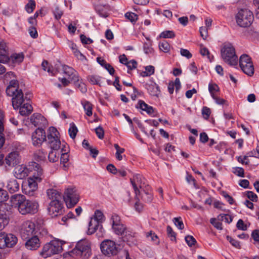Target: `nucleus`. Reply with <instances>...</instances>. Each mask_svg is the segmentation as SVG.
<instances>
[{
  "label": "nucleus",
  "instance_id": "obj_8",
  "mask_svg": "<svg viewBox=\"0 0 259 259\" xmlns=\"http://www.w3.org/2000/svg\"><path fill=\"white\" fill-rule=\"evenodd\" d=\"M221 56L224 61L231 66L236 65L238 63L235 49L231 44L224 45L221 50Z\"/></svg>",
  "mask_w": 259,
  "mask_h": 259
},
{
  "label": "nucleus",
  "instance_id": "obj_34",
  "mask_svg": "<svg viewBox=\"0 0 259 259\" xmlns=\"http://www.w3.org/2000/svg\"><path fill=\"white\" fill-rule=\"evenodd\" d=\"M140 200L145 202H150L152 200V195L150 193L146 192L145 190L142 191L140 196Z\"/></svg>",
  "mask_w": 259,
  "mask_h": 259
},
{
  "label": "nucleus",
  "instance_id": "obj_38",
  "mask_svg": "<svg viewBox=\"0 0 259 259\" xmlns=\"http://www.w3.org/2000/svg\"><path fill=\"white\" fill-rule=\"evenodd\" d=\"M114 147L116 150V152L115 154L116 158L119 161H121L122 159V156L121 155V153L124 152V149L122 148H120L118 144H115L114 145Z\"/></svg>",
  "mask_w": 259,
  "mask_h": 259
},
{
  "label": "nucleus",
  "instance_id": "obj_60",
  "mask_svg": "<svg viewBox=\"0 0 259 259\" xmlns=\"http://www.w3.org/2000/svg\"><path fill=\"white\" fill-rule=\"evenodd\" d=\"M90 81L94 84H98L100 80V77L96 75H91L89 77Z\"/></svg>",
  "mask_w": 259,
  "mask_h": 259
},
{
  "label": "nucleus",
  "instance_id": "obj_45",
  "mask_svg": "<svg viewBox=\"0 0 259 259\" xmlns=\"http://www.w3.org/2000/svg\"><path fill=\"white\" fill-rule=\"evenodd\" d=\"M226 238L227 240L231 244L232 246L238 249H240L241 248L240 242L239 241L232 238L230 236H227Z\"/></svg>",
  "mask_w": 259,
  "mask_h": 259
},
{
  "label": "nucleus",
  "instance_id": "obj_9",
  "mask_svg": "<svg viewBox=\"0 0 259 259\" xmlns=\"http://www.w3.org/2000/svg\"><path fill=\"white\" fill-rule=\"evenodd\" d=\"M238 25L241 27H249L253 22V15L251 11L247 9L240 10L235 16Z\"/></svg>",
  "mask_w": 259,
  "mask_h": 259
},
{
  "label": "nucleus",
  "instance_id": "obj_5",
  "mask_svg": "<svg viewBox=\"0 0 259 259\" xmlns=\"http://www.w3.org/2000/svg\"><path fill=\"white\" fill-rule=\"evenodd\" d=\"M68 246L65 241L54 240L46 243L43 247L40 254L45 258L61 253Z\"/></svg>",
  "mask_w": 259,
  "mask_h": 259
},
{
  "label": "nucleus",
  "instance_id": "obj_7",
  "mask_svg": "<svg viewBox=\"0 0 259 259\" xmlns=\"http://www.w3.org/2000/svg\"><path fill=\"white\" fill-rule=\"evenodd\" d=\"M41 234L40 227L36 226L34 223L26 221L21 225L20 234L21 238L24 240H27L30 237L38 235Z\"/></svg>",
  "mask_w": 259,
  "mask_h": 259
},
{
  "label": "nucleus",
  "instance_id": "obj_42",
  "mask_svg": "<svg viewBox=\"0 0 259 259\" xmlns=\"http://www.w3.org/2000/svg\"><path fill=\"white\" fill-rule=\"evenodd\" d=\"M77 132L78 130L76 126L74 123H73L72 126L69 128L68 130L70 137L73 139H75Z\"/></svg>",
  "mask_w": 259,
  "mask_h": 259
},
{
  "label": "nucleus",
  "instance_id": "obj_63",
  "mask_svg": "<svg viewBox=\"0 0 259 259\" xmlns=\"http://www.w3.org/2000/svg\"><path fill=\"white\" fill-rule=\"evenodd\" d=\"M222 195L225 198L230 204H233L234 202V199L226 192H222Z\"/></svg>",
  "mask_w": 259,
  "mask_h": 259
},
{
  "label": "nucleus",
  "instance_id": "obj_1",
  "mask_svg": "<svg viewBox=\"0 0 259 259\" xmlns=\"http://www.w3.org/2000/svg\"><path fill=\"white\" fill-rule=\"evenodd\" d=\"M30 169L32 171V176L27 182L22 184L23 192L29 196L34 195L37 189V182H40L44 178L43 170L39 164L35 162H29Z\"/></svg>",
  "mask_w": 259,
  "mask_h": 259
},
{
  "label": "nucleus",
  "instance_id": "obj_10",
  "mask_svg": "<svg viewBox=\"0 0 259 259\" xmlns=\"http://www.w3.org/2000/svg\"><path fill=\"white\" fill-rule=\"evenodd\" d=\"M239 66L242 71L248 76L254 74V66L251 58L247 54H242L239 58Z\"/></svg>",
  "mask_w": 259,
  "mask_h": 259
},
{
  "label": "nucleus",
  "instance_id": "obj_4",
  "mask_svg": "<svg viewBox=\"0 0 259 259\" xmlns=\"http://www.w3.org/2000/svg\"><path fill=\"white\" fill-rule=\"evenodd\" d=\"M18 86V81L14 79L12 80L6 89L7 95L12 97V106L15 109H18L24 101L23 93Z\"/></svg>",
  "mask_w": 259,
  "mask_h": 259
},
{
  "label": "nucleus",
  "instance_id": "obj_40",
  "mask_svg": "<svg viewBox=\"0 0 259 259\" xmlns=\"http://www.w3.org/2000/svg\"><path fill=\"white\" fill-rule=\"evenodd\" d=\"M35 8V2L34 0H29L25 6V10L28 13H32Z\"/></svg>",
  "mask_w": 259,
  "mask_h": 259
},
{
  "label": "nucleus",
  "instance_id": "obj_32",
  "mask_svg": "<svg viewBox=\"0 0 259 259\" xmlns=\"http://www.w3.org/2000/svg\"><path fill=\"white\" fill-rule=\"evenodd\" d=\"M148 91L150 94L154 96H158L160 94L159 87L155 83L148 86Z\"/></svg>",
  "mask_w": 259,
  "mask_h": 259
},
{
  "label": "nucleus",
  "instance_id": "obj_3",
  "mask_svg": "<svg viewBox=\"0 0 259 259\" xmlns=\"http://www.w3.org/2000/svg\"><path fill=\"white\" fill-rule=\"evenodd\" d=\"M59 133L57 129L53 126L50 127L48 131V143L52 151L48 154V159L51 162L58 160L61 154V143L58 137Z\"/></svg>",
  "mask_w": 259,
  "mask_h": 259
},
{
  "label": "nucleus",
  "instance_id": "obj_18",
  "mask_svg": "<svg viewBox=\"0 0 259 259\" xmlns=\"http://www.w3.org/2000/svg\"><path fill=\"white\" fill-rule=\"evenodd\" d=\"M27 240L25 243V247L27 249L29 250H36L39 247L40 242L38 235L30 237Z\"/></svg>",
  "mask_w": 259,
  "mask_h": 259
},
{
  "label": "nucleus",
  "instance_id": "obj_6",
  "mask_svg": "<svg viewBox=\"0 0 259 259\" xmlns=\"http://www.w3.org/2000/svg\"><path fill=\"white\" fill-rule=\"evenodd\" d=\"M69 255L73 257L88 259L91 254L90 243L86 240L78 241L71 251L68 252Z\"/></svg>",
  "mask_w": 259,
  "mask_h": 259
},
{
  "label": "nucleus",
  "instance_id": "obj_46",
  "mask_svg": "<svg viewBox=\"0 0 259 259\" xmlns=\"http://www.w3.org/2000/svg\"><path fill=\"white\" fill-rule=\"evenodd\" d=\"M103 218L104 215L102 211L97 210L95 212L94 219H93V220H96L98 222V224H99L100 222H102Z\"/></svg>",
  "mask_w": 259,
  "mask_h": 259
},
{
  "label": "nucleus",
  "instance_id": "obj_56",
  "mask_svg": "<svg viewBox=\"0 0 259 259\" xmlns=\"http://www.w3.org/2000/svg\"><path fill=\"white\" fill-rule=\"evenodd\" d=\"M236 227L238 229L243 231L246 230L247 229V225L244 223L243 221L241 219H239L238 221L236 224Z\"/></svg>",
  "mask_w": 259,
  "mask_h": 259
},
{
  "label": "nucleus",
  "instance_id": "obj_21",
  "mask_svg": "<svg viewBox=\"0 0 259 259\" xmlns=\"http://www.w3.org/2000/svg\"><path fill=\"white\" fill-rule=\"evenodd\" d=\"M63 69L64 73L67 75L72 81H73L74 82L79 81V77L77 75V73L72 68L66 65H63Z\"/></svg>",
  "mask_w": 259,
  "mask_h": 259
},
{
  "label": "nucleus",
  "instance_id": "obj_15",
  "mask_svg": "<svg viewBox=\"0 0 259 259\" xmlns=\"http://www.w3.org/2000/svg\"><path fill=\"white\" fill-rule=\"evenodd\" d=\"M31 138L33 144L35 146L41 145L45 141L48 142V136L46 137L45 130L39 127L32 133Z\"/></svg>",
  "mask_w": 259,
  "mask_h": 259
},
{
  "label": "nucleus",
  "instance_id": "obj_31",
  "mask_svg": "<svg viewBox=\"0 0 259 259\" xmlns=\"http://www.w3.org/2000/svg\"><path fill=\"white\" fill-rule=\"evenodd\" d=\"M140 195L141 194H135V199L136 202L134 206L136 211H137L139 213L141 212L144 208L143 204H142L140 200Z\"/></svg>",
  "mask_w": 259,
  "mask_h": 259
},
{
  "label": "nucleus",
  "instance_id": "obj_57",
  "mask_svg": "<svg viewBox=\"0 0 259 259\" xmlns=\"http://www.w3.org/2000/svg\"><path fill=\"white\" fill-rule=\"evenodd\" d=\"M55 17L57 20L61 18L63 15V12L59 9L58 7H56L53 11Z\"/></svg>",
  "mask_w": 259,
  "mask_h": 259
},
{
  "label": "nucleus",
  "instance_id": "obj_24",
  "mask_svg": "<svg viewBox=\"0 0 259 259\" xmlns=\"http://www.w3.org/2000/svg\"><path fill=\"white\" fill-rule=\"evenodd\" d=\"M31 122L35 126H39L41 124L42 121H45L46 119L44 116L38 113L33 114L30 117Z\"/></svg>",
  "mask_w": 259,
  "mask_h": 259
},
{
  "label": "nucleus",
  "instance_id": "obj_41",
  "mask_svg": "<svg viewBox=\"0 0 259 259\" xmlns=\"http://www.w3.org/2000/svg\"><path fill=\"white\" fill-rule=\"evenodd\" d=\"M47 153L44 152L42 150H38L35 154V159L39 161H43L45 160L46 158Z\"/></svg>",
  "mask_w": 259,
  "mask_h": 259
},
{
  "label": "nucleus",
  "instance_id": "obj_26",
  "mask_svg": "<svg viewBox=\"0 0 259 259\" xmlns=\"http://www.w3.org/2000/svg\"><path fill=\"white\" fill-rule=\"evenodd\" d=\"M68 152V147L65 144H63L61 147V157L60 161L61 163L64 164L66 163L69 160V155ZM64 166L66 167L65 165L64 164Z\"/></svg>",
  "mask_w": 259,
  "mask_h": 259
},
{
  "label": "nucleus",
  "instance_id": "obj_49",
  "mask_svg": "<svg viewBox=\"0 0 259 259\" xmlns=\"http://www.w3.org/2000/svg\"><path fill=\"white\" fill-rule=\"evenodd\" d=\"M175 225L180 230L184 228V224L181 217L175 218L173 220Z\"/></svg>",
  "mask_w": 259,
  "mask_h": 259
},
{
  "label": "nucleus",
  "instance_id": "obj_43",
  "mask_svg": "<svg viewBox=\"0 0 259 259\" xmlns=\"http://www.w3.org/2000/svg\"><path fill=\"white\" fill-rule=\"evenodd\" d=\"M210 223L215 227L217 229L222 230L223 229L222 224L221 222L218 221L216 218H211L210 220Z\"/></svg>",
  "mask_w": 259,
  "mask_h": 259
},
{
  "label": "nucleus",
  "instance_id": "obj_51",
  "mask_svg": "<svg viewBox=\"0 0 259 259\" xmlns=\"http://www.w3.org/2000/svg\"><path fill=\"white\" fill-rule=\"evenodd\" d=\"M219 90V88L217 84H209L208 85V90L209 93L211 94V97H212L213 95H214L215 92H218Z\"/></svg>",
  "mask_w": 259,
  "mask_h": 259
},
{
  "label": "nucleus",
  "instance_id": "obj_23",
  "mask_svg": "<svg viewBox=\"0 0 259 259\" xmlns=\"http://www.w3.org/2000/svg\"><path fill=\"white\" fill-rule=\"evenodd\" d=\"M136 107L145 111L147 114L149 115H154V109L152 108V107L149 106L142 100H140L139 101L138 106H137Z\"/></svg>",
  "mask_w": 259,
  "mask_h": 259
},
{
  "label": "nucleus",
  "instance_id": "obj_58",
  "mask_svg": "<svg viewBox=\"0 0 259 259\" xmlns=\"http://www.w3.org/2000/svg\"><path fill=\"white\" fill-rule=\"evenodd\" d=\"M147 237L148 238H150V239L152 241H155L156 244L159 243V239L158 238V237L155 233H153L151 231H150L147 235Z\"/></svg>",
  "mask_w": 259,
  "mask_h": 259
},
{
  "label": "nucleus",
  "instance_id": "obj_35",
  "mask_svg": "<svg viewBox=\"0 0 259 259\" xmlns=\"http://www.w3.org/2000/svg\"><path fill=\"white\" fill-rule=\"evenodd\" d=\"M122 236L124 241L130 242L135 237V233L127 228Z\"/></svg>",
  "mask_w": 259,
  "mask_h": 259
},
{
  "label": "nucleus",
  "instance_id": "obj_29",
  "mask_svg": "<svg viewBox=\"0 0 259 259\" xmlns=\"http://www.w3.org/2000/svg\"><path fill=\"white\" fill-rule=\"evenodd\" d=\"M47 195L49 199L52 200H60L61 198V194L56 190L54 189L48 190Z\"/></svg>",
  "mask_w": 259,
  "mask_h": 259
},
{
  "label": "nucleus",
  "instance_id": "obj_59",
  "mask_svg": "<svg viewBox=\"0 0 259 259\" xmlns=\"http://www.w3.org/2000/svg\"><path fill=\"white\" fill-rule=\"evenodd\" d=\"M5 233H0V248H4L6 247V242L5 239Z\"/></svg>",
  "mask_w": 259,
  "mask_h": 259
},
{
  "label": "nucleus",
  "instance_id": "obj_14",
  "mask_svg": "<svg viewBox=\"0 0 259 259\" xmlns=\"http://www.w3.org/2000/svg\"><path fill=\"white\" fill-rule=\"evenodd\" d=\"M63 204L60 200H55L51 201L48 210L52 217H55L63 213Z\"/></svg>",
  "mask_w": 259,
  "mask_h": 259
},
{
  "label": "nucleus",
  "instance_id": "obj_50",
  "mask_svg": "<svg viewBox=\"0 0 259 259\" xmlns=\"http://www.w3.org/2000/svg\"><path fill=\"white\" fill-rule=\"evenodd\" d=\"M185 241L188 246L191 247L196 243V239L191 235H187L185 237Z\"/></svg>",
  "mask_w": 259,
  "mask_h": 259
},
{
  "label": "nucleus",
  "instance_id": "obj_36",
  "mask_svg": "<svg viewBox=\"0 0 259 259\" xmlns=\"http://www.w3.org/2000/svg\"><path fill=\"white\" fill-rule=\"evenodd\" d=\"M11 59L13 63L19 64L23 61L24 55L23 53L13 54L11 56Z\"/></svg>",
  "mask_w": 259,
  "mask_h": 259
},
{
  "label": "nucleus",
  "instance_id": "obj_16",
  "mask_svg": "<svg viewBox=\"0 0 259 259\" xmlns=\"http://www.w3.org/2000/svg\"><path fill=\"white\" fill-rule=\"evenodd\" d=\"M144 179L140 175L137 174L130 179L131 183L134 188L135 194H141L142 191L144 190Z\"/></svg>",
  "mask_w": 259,
  "mask_h": 259
},
{
  "label": "nucleus",
  "instance_id": "obj_48",
  "mask_svg": "<svg viewBox=\"0 0 259 259\" xmlns=\"http://www.w3.org/2000/svg\"><path fill=\"white\" fill-rule=\"evenodd\" d=\"M125 17L132 22H135L138 19V16L132 12H127L125 14Z\"/></svg>",
  "mask_w": 259,
  "mask_h": 259
},
{
  "label": "nucleus",
  "instance_id": "obj_12",
  "mask_svg": "<svg viewBox=\"0 0 259 259\" xmlns=\"http://www.w3.org/2000/svg\"><path fill=\"white\" fill-rule=\"evenodd\" d=\"M111 220L113 232L117 235H123L127 227L121 223L120 217L116 214H113L111 217Z\"/></svg>",
  "mask_w": 259,
  "mask_h": 259
},
{
  "label": "nucleus",
  "instance_id": "obj_53",
  "mask_svg": "<svg viewBox=\"0 0 259 259\" xmlns=\"http://www.w3.org/2000/svg\"><path fill=\"white\" fill-rule=\"evenodd\" d=\"M95 132L99 139H102L104 138V131L102 126H99L98 127H97L95 129Z\"/></svg>",
  "mask_w": 259,
  "mask_h": 259
},
{
  "label": "nucleus",
  "instance_id": "obj_28",
  "mask_svg": "<svg viewBox=\"0 0 259 259\" xmlns=\"http://www.w3.org/2000/svg\"><path fill=\"white\" fill-rule=\"evenodd\" d=\"M19 113L21 115L26 116L30 114L33 108L32 106L29 103L24 104L23 106H20Z\"/></svg>",
  "mask_w": 259,
  "mask_h": 259
},
{
  "label": "nucleus",
  "instance_id": "obj_33",
  "mask_svg": "<svg viewBox=\"0 0 259 259\" xmlns=\"http://www.w3.org/2000/svg\"><path fill=\"white\" fill-rule=\"evenodd\" d=\"M82 105L83 107V109L84 111H86V114L91 116L93 114L92 110H93V105L92 104L88 102V101H83L82 102Z\"/></svg>",
  "mask_w": 259,
  "mask_h": 259
},
{
  "label": "nucleus",
  "instance_id": "obj_55",
  "mask_svg": "<svg viewBox=\"0 0 259 259\" xmlns=\"http://www.w3.org/2000/svg\"><path fill=\"white\" fill-rule=\"evenodd\" d=\"M246 196L252 201L256 202L257 201V196L252 191H247L246 192Z\"/></svg>",
  "mask_w": 259,
  "mask_h": 259
},
{
  "label": "nucleus",
  "instance_id": "obj_44",
  "mask_svg": "<svg viewBox=\"0 0 259 259\" xmlns=\"http://www.w3.org/2000/svg\"><path fill=\"white\" fill-rule=\"evenodd\" d=\"M167 234L168 236L170 238L171 241H176V233L169 226H168L167 227Z\"/></svg>",
  "mask_w": 259,
  "mask_h": 259
},
{
  "label": "nucleus",
  "instance_id": "obj_61",
  "mask_svg": "<svg viewBox=\"0 0 259 259\" xmlns=\"http://www.w3.org/2000/svg\"><path fill=\"white\" fill-rule=\"evenodd\" d=\"M147 39V42H144V50L145 53L148 54L151 52V43L150 41L148 38Z\"/></svg>",
  "mask_w": 259,
  "mask_h": 259
},
{
  "label": "nucleus",
  "instance_id": "obj_22",
  "mask_svg": "<svg viewBox=\"0 0 259 259\" xmlns=\"http://www.w3.org/2000/svg\"><path fill=\"white\" fill-rule=\"evenodd\" d=\"M6 188L10 193H14L19 191V184L16 179L12 178L8 180Z\"/></svg>",
  "mask_w": 259,
  "mask_h": 259
},
{
  "label": "nucleus",
  "instance_id": "obj_54",
  "mask_svg": "<svg viewBox=\"0 0 259 259\" xmlns=\"http://www.w3.org/2000/svg\"><path fill=\"white\" fill-rule=\"evenodd\" d=\"M211 113L210 109L207 107H203L202 109V114L204 119H207Z\"/></svg>",
  "mask_w": 259,
  "mask_h": 259
},
{
  "label": "nucleus",
  "instance_id": "obj_20",
  "mask_svg": "<svg viewBox=\"0 0 259 259\" xmlns=\"http://www.w3.org/2000/svg\"><path fill=\"white\" fill-rule=\"evenodd\" d=\"M10 60L6 44L0 42V63H5Z\"/></svg>",
  "mask_w": 259,
  "mask_h": 259
},
{
  "label": "nucleus",
  "instance_id": "obj_47",
  "mask_svg": "<svg viewBox=\"0 0 259 259\" xmlns=\"http://www.w3.org/2000/svg\"><path fill=\"white\" fill-rule=\"evenodd\" d=\"M176 36V34L172 30L163 31V38H174Z\"/></svg>",
  "mask_w": 259,
  "mask_h": 259
},
{
  "label": "nucleus",
  "instance_id": "obj_2",
  "mask_svg": "<svg viewBox=\"0 0 259 259\" xmlns=\"http://www.w3.org/2000/svg\"><path fill=\"white\" fill-rule=\"evenodd\" d=\"M11 198L13 205L22 215L34 214L38 210V202L26 199L23 195L15 194Z\"/></svg>",
  "mask_w": 259,
  "mask_h": 259
},
{
  "label": "nucleus",
  "instance_id": "obj_13",
  "mask_svg": "<svg viewBox=\"0 0 259 259\" xmlns=\"http://www.w3.org/2000/svg\"><path fill=\"white\" fill-rule=\"evenodd\" d=\"M63 198L68 207L75 205L79 200V195L72 188H68L65 191Z\"/></svg>",
  "mask_w": 259,
  "mask_h": 259
},
{
  "label": "nucleus",
  "instance_id": "obj_27",
  "mask_svg": "<svg viewBox=\"0 0 259 259\" xmlns=\"http://www.w3.org/2000/svg\"><path fill=\"white\" fill-rule=\"evenodd\" d=\"M5 237L6 247H12L16 244L17 238L14 235L12 234H5Z\"/></svg>",
  "mask_w": 259,
  "mask_h": 259
},
{
  "label": "nucleus",
  "instance_id": "obj_11",
  "mask_svg": "<svg viewBox=\"0 0 259 259\" xmlns=\"http://www.w3.org/2000/svg\"><path fill=\"white\" fill-rule=\"evenodd\" d=\"M100 248L104 254L109 256L116 255L119 251L115 242L110 240L103 241L101 243Z\"/></svg>",
  "mask_w": 259,
  "mask_h": 259
},
{
  "label": "nucleus",
  "instance_id": "obj_39",
  "mask_svg": "<svg viewBox=\"0 0 259 259\" xmlns=\"http://www.w3.org/2000/svg\"><path fill=\"white\" fill-rule=\"evenodd\" d=\"M71 49L74 51L73 53L75 56L78 58L79 60H83L85 59L84 56H83L77 49L76 45L75 44H72L71 46Z\"/></svg>",
  "mask_w": 259,
  "mask_h": 259
},
{
  "label": "nucleus",
  "instance_id": "obj_30",
  "mask_svg": "<svg viewBox=\"0 0 259 259\" xmlns=\"http://www.w3.org/2000/svg\"><path fill=\"white\" fill-rule=\"evenodd\" d=\"M4 114L0 111V148H2L5 142V138L3 132L4 130Z\"/></svg>",
  "mask_w": 259,
  "mask_h": 259
},
{
  "label": "nucleus",
  "instance_id": "obj_19",
  "mask_svg": "<svg viewBox=\"0 0 259 259\" xmlns=\"http://www.w3.org/2000/svg\"><path fill=\"white\" fill-rule=\"evenodd\" d=\"M29 166V165H28ZM32 171L30 169V167L27 168L23 165H19L15 168V176L18 179H23L26 177L28 174Z\"/></svg>",
  "mask_w": 259,
  "mask_h": 259
},
{
  "label": "nucleus",
  "instance_id": "obj_37",
  "mask_svg": "<svg viewBox=\"0 0 259 259\" xmlns=\"http://www.w3.org/2000/svg\"><path fill=\"white\" fill-rule=\"evenodd\" d=\"M154 68L152 66H148L145 67V71L141 72L140 74L143 77L149 76L154 73Z\"/></svg>",
  "mask_w": 259,
  "mask_h": 259
},
{
  "label": "nucleus",
  "instance_id": "obj_64",
  "mask_svg": "<svg viewBox=\"0 0 259 259\" xmlns=\"http://www.w3.org/2000/svg\"><path fill=\"white\" fill-rule=\"evenodd\" d=\"M251 237L254 241L259 243V230H255L251 233Z\"/></svg>",
  "mask_w": 259,
  "mask_h": 259
},
{
  "label": "nucleus",
  "instance_id": "obj_17",
  "mask_svg": "<svg viewBox=\"0 0 259 259\" xmlns=\"http://www.w3.org/2000/svg\"><path fill=\"white\" fill-rule=\"evenodd\" d=\"M6 164L9 166L13 167L20 162L19 152L13 151L9 153L5 158Z\"/></svg>",
  "mask_w": 259,
  "mask_h": 259
},
{
  "label": "nucleus",
  "instance_id": "obj_62",
  "mask_svg": "<svg viewBox=\"0 0 259 259\" xmlns=\"http://www.w3.org/2000/svg\"><path fill=\"white\" fill-rule=\"evenodd\" d=\"M180 53L182 56H184L188 59L191 58L192 56L191 53L187 49H181Z\"/></svg>",
  "mask_w": 259,
  "mask_h": 259
},
{
  "label": "nucleus",
  "instance_id": "obj_52",
  "mask_svg": "<svg viewBox=\"0 0 259 259\" xmlns=\"http://www.w3.org/2000/svg\"><path fill=\"white\" fill-rule=\"evenodd\" d=\"M8 199V193L6 190L0 189V202L6 201Z\"/></svg>",
  "mask_w": 259,
  "mask_h": 259
},
{
  "label": "nucleus",
  "instance_id": "obj_25",
  "mask_svg": "<svg viewBox=\"0 0 259 259\" xmlns=\"http://www.w3.org/2000/svg\"><path fill=\"white\" fill-rule=\"evenodd\" d=\"M98 227H100V229H103L102 226L98 224V222L96 220H93V219H91L89 224L88 234L89 235L93 234L98 229Z\"/></svg>",
  "mask_w": 259,
  "mask_h": 259
}]
</instances>
